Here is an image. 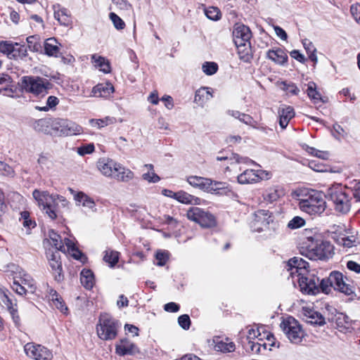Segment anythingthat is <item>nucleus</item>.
<instances>
[{"label":"nucleus","instance_id":"1","mask_svg":"<svg viewBox=\"0 0 360 360\" xmlns=\"http://www.w3.org/2000/svg\"><path fill=\"white\" fill-rule=\"evenodd\" d=\"M32 196L39 208L52 220L60 217V204L64 208H68L70 205L69 201L65 197L52 195L44 191L35 189L32 192Z\"/></svg>","mask_w":360,"mask_h":360},{"label":"nucleus","instance_id":"2","mask_svg":"<svg viewBox=\"0 0 360 360\" xmlns=\"http://www.w3.org/2000/svg\"><path fill=\"white\" fill-rule=\"evenodd\" d=\"M300 209L309 215H320L326 207L323 195L314 190L302 191L298 195Z\"/></svg>","mask_w":360,"mask_h":360},{"label":"nucleus","instance_id":"3","mask_svg":"<svg viewBox=\"0 0 360 360\" xmlns=\"http://www.w3.org/2000/svg\"><path fill=\"white\" fill-rule=\"evenodd\" d=\"M311 245H304L300 248V252L302 255L309 258L311 260H324L332 257L333 255V245L326 240L316 241L314 243L312 238H307Z\"/></svg>","mask_w":360,"mask_h":360},{"label":"nucleus","instance_id":"4","mask_svg":"<svg viewBox=\"0 0 360 360\" xmlns=\"http://www.w3.org/2000/svg\"><path fill=\"white\" fill-rule=\"evenodd\" d=\"M332 288L348 296L354 295V287L345 282L343 274L339 271H333L327 278L319 280V292L321 290L328 294Z\"/></svg>","mask_w":360,"mask_h":360},{"label":"nucleus","instance_id":"5","mask_svg":"<svg viewBox=\"0 0 360 360\" xmlns=\"http://www.w3.org/2000/svg\"><path fill=\"white\" fill-rule=\"evenodd\" d=\"M120 322L108 314H101L96 324L98 337L105 341L112 340L117 335Z\"/></svg>","mask_w":360,"mask_h":360},{"label":"nucleus","instance_id":"6","mask_svg":"<svg viewBox=\"0 0 360 360\" xmlns=\"http://www.w3.org/2000/svg\"><path fill=\"white\" fill-rule=\"evenodd\" d=\"M326 196L333 203L335 211L347 214L351 208V198L340 184L328 188Z\"/></svg>","mask_w":360,"mask_h":360},{"label":"nucleus","instance_id":"7","mask_svg":"<svg viewBox=\"0 0 360 360\" xmlns=\"http://www.w3.org/2000/svg\"><path fill=\"white\" fill-rule=\"evenodd\" d=\"M278 225L274 221L272 212L266 210H258L253 214V219L250 223V228L254 232L268 231L269 235L275 232Z\"/></svg>","mask_w":360,"mask_h":360},{"label":"nucleus","instance_id":"8","mask_svg":"<svg viewBox=\"0 0 360 360\" xmlns=\"http://www.w3.org/2000/svg\"><path fill=\"white\" fill-rule=\"evenodd\" d=\"M21 81L22 89L35 96H44L51 86L48 79L39 77L25 76Z\"/></svg>","mask_w":360,"mask_h":360},{"label":"nucleus","instance_id":"9","mask_svg":"<svg viewBox=\"0 0 360 360\" xmlns=\"http://www.w3.org/2000/svg\"><path fill=\"white\" fill-rule=\"evenodd\" d=\"M280 327L288 339L293 344L302 341L304 333L298 321L292 316H288L281 323Z\"/></svg>","mask_w":360,"mask_h":360},{"label":"nucleus","instance_id":"10","mask_svg":"<svg viewBox=\"0 0 360 360\" xmlns=\"http://www.w3.org/2000/svg\"><path fill=\"white\" fill-rule=\"evenodd\" d=\"M53 130L59 136H71L83 133V128L76 122L62 118L53 120Z\"/></svg>","mask_w":360,"mask_h":360},{"label":"nucleus","instance_id":"11","mask_svg":"<svg viewBox=\"0 0 360 360\" xmlns=\"http://www.w3.org/2000/svg\"><path fill=\"white\" fill-rule=\"evenodd\" d=\"M187 218L199 224L202 227L211 228L217 224L214 216L198 207H190L186 213Z\"/></svg>","mask_w":360,"mask_h":360},{"label":"nucleus","instance_id":"12","mask_svg":"<svg viewBox=\"0 0 360 360\" xmlns=\"http://www.w3.org/2000/svg\"><path fill=\"white\" fill-rule=\"evenodd\" d=\"M0 51L6 54L10 59H24L27 56V49L25 45L18 43L13 44L7 41L0 42Z\"/></svg>","mask_w":360,"mask_h":360},{"label":"nucleus","instance_id":"13","mask_svg":"<svg viewBox=\"0 0 360 360\" xmlns=\"http://www.w3.org/2000/svg\"><path fill=\"white\" fill-rule=\"evenodd\" d=\"M297 281L302 292L307 295L319 293V278L309 272L297 278Z\"/></svg>","mask_w":360,"mask_h":360},{"label":"nucleus","instance_id":"14","mask_svg":"<svg viewBox=\"0 0 360 360\" xmlns=\"http://www.w3.org/2000/svg\"><path fill=\"white\" fill-rule=\"evenodd\" d=\"M24 349L27 356L34 360H51L53 359L52 352L40 345L27 343L25 345Z\"/></svg>","mask_w":360,"mask_h":360},{"label":"nucleus","instance_id":"15","mask_svg":"<svg viewBox=\"0 0 360 360\" xmlns=\"http://www.w3.org/2000/svg\"><path fill=\"white\" fill-rule=\"evenodd\" d=\"M309 264L302 258L294 257L290 258L285 264V268L291 277H298L308 272Z\"/></svg>","mask_w":360,"mask_h":360},{"label":"nucleus","instance_id":"16","mask_svg":"<svg viewBox=\"0 0 360 360\" xmlns=\"http://www.w3.org/2000/svg\"><path fill=\"white\" fill-rule=\"evenodd\" d=\"M47 257L55 280L58 282H60L63 280L64 276L63 274V267L62 262L60 261V252L57 250H55L54 252L49 250L47 252Z\"/></svg>","mask_w":360,"mask_h":360},{"label":"nucleus","instance_id":"17","mask_svg":"<svg viewBox=\"0 0 360 360\" xmlns=\"http://www.w3.org/2000/svg\"><path fill=\"white\" fill-rule=\"evenodd\" d=\"M8 290L4 288H0V302L6 307L10 313L15 326L20 325V316L18 314L17 304L13 302L7 294Z\"/></svg>","mask_w":360,"mask_h":360},{"label":"nucleus","instance_id":"18","mask_svg":"<svg viewBox=\"0 0 360 360\" xmlns=\"http://www.w3.org/2000/svg\"><path fill=\"white\" fill-rule=\"evenodd\" d=\"M252 32L250 28L241 23H236L233 29V38L236 46L250 42Z\"/></svg>","mask_w":360,"mask_h":360},{"label":"nucleus","instance_id":"19","mask_svg":"<svg viewBox=\"0 0 360 360\" xmlns=\"http://www.w3.org/2000/svg\"><path fill=\"white\" fill-rule=\"evenodd\" d=\"M119 163L109 158H101L97 162V168L103 175L112 178Z\"/></svg>","mask_w":360,"mask_h":360},{"label":"nucleus","instance_id":"20","mask_svg":"<svg viewBox=\"0 0 360 360\" xmlns=\"http://www.w3.org/2000/svg\"><path fill=\"white\" fill-rule=\"evenodd\" d=\"M54 18L58 21L60 25L68 27L71 25V16L67 8L62 7L60 4L53 6Z\"/></svg>","mask_w":360,"mask_h":360},{"label":"nucleus","instance_id":"21","mask_svg":"<svg viewBox=\"0 0 360 360\" xmlns=\"http://www.w3.org/2000/svg\"><path fill=\"white\" fill-rule=\"evenodd\" d=\"M285 195V191L281 186H273L267 188L262 193L264 201L267 202H274Z\"/></svg>","mask_w":360,"mask_h":360},{"label":"nucleus","instance_id":"22","mask_svg":"<svg viewBox=\"0 0 360 360\" xmlns=\"http://www.w3.org/2000/svg\"><path fill=\"white\" fill-rule=\"evenodd\" d=\"M116 353L120 356L133 355L139 352L136 345L127 339H122L119 344L116 345Z\"/></svg>","mask_w":360,"mask_h":360},{"label":"nucleus","instance_id":"23","mask_svg":"<svg viewBox=\"0 0 360 360\" xmlns=\"http://www.w3.org/2000/svg\"><path fill=\"white\" fill-rule=\"evenodd\" d=\"M113 85L110 82L99 83L93 87L91 94L93 96L99 98H108L114 92Z\"/></svg>","mask_w":360,"mask_h":360},{"label":"nucleus","instance_id":"24","mask_svg":"<svg viewBox=\"0 0 360 360\" xmlns=\"http://www.w3.org/2000/svg\"><path fill=\"white\" fill-rule=\"evenodd\" d=\"M230 192L231 188L227 183L214 181L210 179V186L207 193L218 195H227Z\"/></svg>","mask_w":360,"mask_h":360},{"label":"nucleus","instance_id":"25","mask_svg":"<svg viewBox=\"0 0 360 360\" xmlns=\"http://www.w3.org/2000/svg\"><path fill=\"white\" fill-rule=\"evenodd\" d=\"M279 124L282 129H285L290 120L294 117L295 111L290 105H283L278 110Z\"/></svg>","mask_w":360,"mask_h":360},{"label":"nucleus","instance_id":"26","mask_svg":"<svg viewBox=\"0 0 360 360\" xmlns=\"http://www.w3.org/2000/svg\"><path fill=\"white\" fill-rule=\"evenodd\" d=\"M259 171L246 169L238 176V181L240 184H252L262 179Z\"/></svg>","mask_w":360,"mask_h":360},{"label":"nucleus","instance_id":"27","mask_svg":"<svg viewBox=\"0 0 360 360\" xmlns=\"http://www.w3.org/2000/svg\"><path fill=\"white\" fill-rule=\"evenodd\" d=\"M266 58L280 65H283L288 61L287 54L279 48L269 50L266 53Z\"/></svg>","mask_w":360,"mask_h":360},{"label":"nucleus","instance_id":"28","mask_svg":"<svg viewBox=\"0 0 360 360\" xmlns=\"http://www.w3.org/2000/svg\"><path fill=\"white\" fill-rule=\"evenodd\" d=\"M213 97L210 87H201L195 91L194 102L202 107L207 101Z\"/></svg>","mask_w":360,"mask_h":360},{"label":"nucleus","instance_id":"29","mask_svg":"<svg viewBox=\"0 0 360 360\" xmlns=\"http://www.w3.org/2000/svg\"><path fill=\"white\" fill-rule=\"evenodd\" d=\"M214 349L217 352L228 353L233 352L236 349L234 342L227 338L225 340H220L219 338L214 339Z\"/></svg>","mask_w":360,"mask_h":360},{"label":"nucleus","instance_id":"30","mask_svg":"<svg viewBox=\"0 0 360 360\" xmlns=\"http://www.w3.org/2000/svg\"><path fill=\"white\" fill-rule=\"evenodd\" d=\"M134 176V174L133 172L119 163V167H117L112 178L120 181L127 182L133 179Z\"/></svg>","mask_w":360,"mask_h":360},{"label":"nucleus","instance_id":"31","mask_svg":"<svg viewBox=\"0 0 360 360\" xmlns=\"http://www.w3.org/2000/svg\"><path fill=\"white\" fill-rule=\"evenodd\" d=\"M32 128L37 132H42L44 134L49 133V128L53 129V120L42 118L33 122Z\"/></svg>","mask_w":360,"mask_h":360},{"label":"nucleus","instance_id":"32","mask_svg":"<svg viewBox=\"0 0 360 360\" xmlns=\"http://www.w3.org/2000/svg\"><path fill=\"white\" fill-rule=\"evenodd\" d=\"M175 199L183 204L200 205L201 202L200 198L183 191L176 192Z\"/></svg>","mask_w":360,"mask_h":360},{"label":"nucleus","instance_id":"33","mask_svg":"<svg viewBox=\"0 0 360 360\" xmlns=\"http://www.w3.org/2000/svg\"><path fill=\"white\" fill-rule=\"evenodd\" d=\"M80 281L86 289H91L95 284L94 275L92 271L84 269L80 273Z\"/></svg>","mask_w":360,"mask_h":360},{"label":"nucleus","instance_id":"34","mask_svg":"<svg viewBox=\"0 0 360 360\" xmlns=\"http://www.w3.org/2000/svg\"><path fill=\"white\" fill-rule=\"evenodd\" d=\"M74 199L82 204L83 207H86L91 210H95L96 204L94 200L84 193H77L74 196Z\"/></svg>","mask_w":360,"mask_h":360},{"label":"nucleus","instance_id":"35","mask_svg":"<svg viewBox=\"0 0 360 360\" xmlns=\"http://www.w3.org/2000/svg\"><path fill=\"white\" fill-rule=\"evenodd\" d=\"M58 43L55 38H49L44 42L45 53L49 56L57 57L59 53Z\"/></svg>","mask_w":360,"mask_h":360},{"label":"nucleus","instance_id":"36","mask_svg":"<svg viewBox=\"0 0 360 360\" xmlns=\"http://www.w3.org/2000/svg\"><path fill=\"white\" fill-rule=\"evenodd\" d=\"M239 58L243 62H250L252 56L251 54L250 42L244 43L240 46H236Z\"/></svg>","mask_w":360,"mask_h":360},{"label":"nucleus","instance_id":"37","mask_svg":"<svg viewBox=\"0 0 360 360\" xmlns=\"http://www.w3.org/2000/svg\"><path fill=\"white\" fill-rule=\"evenodd\" d=\"M91 60L95 63V66L99 67L103 72L109 73L110 72V63L105 58L94 54L91 56Z\"/></svg>","mask_w":360,"mask_h":360},{"label":"nucleus","instance_id":"38","mask_svg":"<svg viewBox=\"0 0 360 360\" xmlns=\"http://www.w3.org/2000/svg\"><path fill=\"white\" fill-rule=\"evenodd\" d=\"M50 296L51 297L53 305L62 313H65L68 311V307L65 306L62 297L56 290H51Z\"/></svg>","mask_w":360,"mask_h":360},{"label":"nucleus","instance_id":"39","mask_svg":"<svg viewBox=\"0 0 360 360\" xmlns=\"http://www.w3.org/2000/svg\"><path fill=\"white\" fill-rule=\"evenodd\" d=\"M37 162L42 169H50L53 165L51 159V155L48 153H40L37 159Z\"/></svg>","mask_w":360,"mask_h":360},{"label":"nucleus","instance_id":"40","mask_svg":"<svg viewBox=\"0 0 360 360\" xmlns=\"http://www.w3.org/2000/svg\"><path fill=\"white\" fill-rule=\"evenodd\" d=\"M116 119L113 117L107 116L103 119H91L89 122L91 127H97L98 129L105 126L115 123Z\"/></svg>","mask_w":360,"mask_h":360},{"label":"nucleus","instance_id":"41","mask_svg":"<svg viewBox=\"0 0 360 360\" xmlns=\"http://www.w3.org/2000/svg\"><path fill=\"white\" fill-rule=\"evenodd\" d=\"M307 93L308 96L314 101L316 103L317 101H321L323 102L320 93L316 90V85L314 82H311L307 84Z\"/></svg>","mask_w":360,"mask_h":360},{"label":"nucleus","instance_id":"42","mask_svg":"<svg viewBox=\"0 0 360 360\" xmlns=\"http://www.w3.org/2000/svg\"><path fill=\"white\" fill-rule=\"evenodd\" d=\"M302 44L304 49L306 50L308 54L309 59L311 61L316 63L318 60L317 56L316 55V49L314 46L313 43L310 40L305 39L302 40Z\"/></svg>","mask_w":360,"mask_h":360},{"label":"nucleus","instance_id":"43","mask_svg":"<svg viewBox=\"0 0 360 360\" xmlns=\"http://www.w3.org/2000/svg\"><path fill=\"white\" fill-rule=\"evenodd\" d=\"M59 103V99L54 96H50L47 98L46 105L44 106H36L35 108L39 111L47 112L53 109Z\"/></svg>","mask_w":360,"mask_h":360},{"label":"nucleus","instance_id":"44","mask_svg":"<svg viewBox=\"0 0 360 360\" xmlns=\"http://www.w3.org/2000/svg\"><path fill=\"white\" fill-rule=\"evenodd\" d=\"M335 323L339 328L345 329L350 326L351 320L346 314L337 313L335 315Z\"/></svg>","mask_w":360,"mask_h":360},{"label":"nucleus","instance_id":"45","mask_svg":"<svg viewBox=\"0 0 360 360\" xmlns=\"http://www.w3.org/2000/svg\"><path fill=\"white\" fill-rule=\"evenodd\" d=\"M103 260L108 263L110 267H113L118 262L119 252L117 251L106 250Z\"/></svg>","mask_w":360,"mask_h":360},{"label":"nucleus","instance_id":"46","mask_svg":"<svg viewBox=\"0 0 360 360\" xmlns=\"http://www.w3.org/2000/svg\"><path fill=\"white\" fill-rule=\"evenodd\" d=\"M49 238L51 240V244L56 248L57 251L63 250L64 248V245L63 244L61 237L57 233L54 232L53 230L49 233Z\"/></svg>","mask_w":360,"mask_h":360},{"label":"nucleus","instance_id":"47","mask_svg":"<svg viewBox=\"0 0 360 360\" xmlns=\"http://www.w3.org/2000/svg\"><path fill=\"white\" fill-rule=\"evenodd\" d=\"M308 314V317L310 319L309 322L311 324L323 326L326 323L325 319L321 314L313 311H309Z\"/></svg>","mask_w":360,"mask_h":360},{"label":"nucleus","instance_id":"48","mask_svg":"<svg viewBox=\"0 0 360 360\" xmlns=\"http://www.w3.org/2000/svg\"><path fill=\"white\" fill-rule=\"evenodd\" d=\"M218 68H219L218 65L215 62L207 61V62H205L202 65V72L206 75H209V76L213 75L214 74H215L217 72Z\"/></svg>","mask_w":360,"mask_h":360},{"label":"nucleus","instance_id":"49","mask_svg":"<svg viewBox=\"0 0 360 360\" xmlns=\"http://www.w3.org/2000/svg\"><path fill=\"white\" fill-rule=\"evenodd\" d=\"M109 18L112 21L115 28L117 30H122L125 27V22L116 13L111 12L109 13Z\"/></svg>","mask_w":360,"mask_h":360},{"label":"nucleus","instance_id":"50","mask_svg":"<svg viewBox=\"0 0 360 360\" xmlns=\"http://www.w3.org/2000/svg\"><path fill=\"white\" fill-rule=\"evenodd\" d=\"M331 133L333 137L339 141L346 138L347 135L346 131L338 123L333 124Z\"/></svg>","mask_w":360,"mask_h":360},{"label":"nucleus","instance_id":"51","mask_svg":"<svg viewBox=\"0 0 360 360\" xmlns=\"http://www.w3.org/2000/svg\"><path fill=\"white\" fill-rule=\"evenodd\" d=\"M21 283L27 287L30 290V293H34L36 290L35 283L33 279L26 274H23L21 278Z\"/></svg>","mask_w":360,"mask_h":360},{"label":"nucleus","instance_id":"52","mask_svg":"<svg viewBox=\"0 0 360 360\" xmlns=\"http://www.w3.org/2000/svg\"><path fill=\"white\" fill-rule=\"evenodd\" d=\"M338 241L339 244L346 248L356 246L358 243L356 238L354 236L340 238Z\"/></svg>","mask_w":360,"mask_h":360},{"label":"nucleus","instance_id":"53","mask_svg":"<svg viewBox=\"0 0 360 360\" xmlns=\"http://www.w3.org/2000/svg\"><path fill=\"white\" fill-rule=\"evenodd\" d=\"M28 47L32 51H38L40 48V44L38 42V37L37 36L32 35L29 36L26 39Z\"/></svg>","mask_w":360,"mask_h":360},{"label":"nucleus","instance_id":"54","mask_svg":"<svg viewBox=\"0 0 360 360\" xmlns=\"http://www.w3.org/2000/svg\"><path fill=\"white\" fill-rule=\"evenodd\" d=\"M305 221L303 218L296 216L294 217L288 224V227L290 229H296L303 226Z\"/></svg>","mask_w":360,"mask_h":360},{"label":"nucleus","instance_id":"55","mask_svg":"<svg viewBox=\"0 0 360 360\" xmlns=\"http://www.w3.org/2000/svg\"><path fill=\"white\" fill-rule=\"evenodd\" d=\"M206 16L212 20H218L221 18V12L217 7H210L205 10Z\"/></svg>","mask_w":360,"mask_h":360},{"label":"nucleus","instance_id":"56","mask_svg":"<svg viewBox=\"0 0 360 360\" xmlns=\"http://www.w3.org/2000/svg\"><path fill=\"white\" fill-rule=\"evenodd\" d=\"M11 288L13 290L20 295H26L27 292H30V290L27 289L26 286L17 281H13Z\"/></svg>","mask_w":360,"mask_h":360},{"label":"nucleus","instance_id":"57","mask_svg":"<svg viewBox=\"0 0 360 360\" xmlns=\"http://www.w3.org/2000/svg\"><path fill=\"white\" fill-rule=\"evenodd\" d=\"M282 85L283 90H284L288 94H291L292 95H297L300 92V89L294 83H287L286 82H283Z\"/></svg>","mask_w":360,"mask_h":360},{"label":"nucleus","instance_id":"58","mask_svg":"<svg viewBox=\"0 0 360 360\" xmlns=\"http://www.w3.org/2000/svg\"><path fill=\"white\" fill-rule=\"evenodd\" d=\"M142 179L148 183H157L160 180V176L154 171L147 172L142 174Z\"/></svg>","mask_w":360,"mask_h":360},{"label":"nucleus","instance_id":"59","mask_svg":"<svg viewBox=\"0 0 360 360\" xmlns=\"http://www.w3.org/2000/svg\"><path fill=\"white\" fill-rule=\"evenodd\" d=\"M0 174L3 176H13L14 174V170L5 162L0 161Z\"/></svg>","mask_w":360,"mask_h":360},{"label":"nucleus","instance_id":"60","mask_svg":"<svg viewBox=\"0 0 360 360\" xmlns=\"http://www.w3.org/2000/svg\"><path fill=\"white\" fill-rule=\"evenodd\" d=\"M155 259L158 260L157 265L162 266L168 259V253L167 252L158 251L155 254Z\"/></svg>","mask_w":360,"mask_h":360},{"label":"nucleus","instance_id":"61","mask_svg":"<svg viewBox=\"0 0 360 360\" xmlns=\"http://www.w3.org/2000/svg\"><path fill=\"white\" fill-rule=\"evenodd\" d=\"M179 325L184 330H188L191 326V319L188 315L183 314L178 318Z\"/></svg>","mask_w":360,"mask_h":360},{"label":"nucleus","instance_id":"62","mask_svg":"<svg viewBox=\"0 0 360 360\" xmlns=\"http://www.w3.org/2000/svg\"><path fill=\"white\" fill-rule=\"evenodd\" d=\"M231 160H234L236 163H245V164H254V161L247 157H240L236 153H232L231 155Z\"/></svg>","mask_w":360,"mask_h":360},{"label":"nucleus","instance_id":"63","mask_svg":"<svg viewBox=\"0 0 360 360\" xmlns=\"http://www.w3.org/2000/svg\"><path fill=\"white\" fill-rule=\"evenodd\" d=\"M114 4L120 11H129L131 8V4L127 0H112Z\"/></svg>","mask_w":360,"mask_h":360},{"label":"nucleus","instance_id":"64","mask_svg":"<svg viewBox=\"0 0 360 360\" xmlns=\"http://www.w3.org/2000/svg\"><path fill=\"white\" fill-rule=\"evenodd\" d=\"M350 11L355 20L360 24V4L352 5Z\"/></svg>","mask_w":360,"mask_h":360}]
</instances>
